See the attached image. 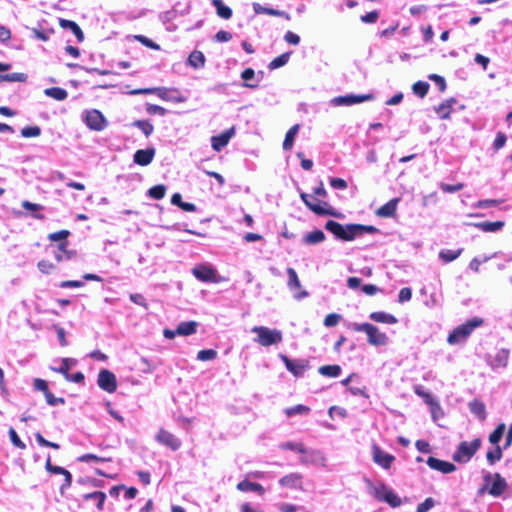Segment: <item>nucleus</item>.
<instances>
[{
    "instance_id": "1",
    "label": "nucleus",
    "mask_w": 512,
    "mask_h": 512,
    "mask_svg": "<svg viewBox=\"0 0 512 512\" xmlns=\"http://www.w3.org/2000/svg\"><path fill=\"white\" fill-rule=\"evenodd\" d=\"M325 229L331 232L337 239L342 241H353L362 237L364 234H375L379 230L372 225L346 224L343 225L334 220H328Z\"/></svg>"
},
{
    "instance_id": "2",
    "label": "nucleus",
    "mask_w": 512,
    "mask_h": 512,
    "mask_svg": "<svg viewBox=\"0 0 512 512\" xmlns=\"http://www.w3.org/2000/svg\"><path fill=\"white\" fill-rule=\"evenodd\" d=\"M480 326V318L474 317L466 323L457 326L448 336L450 345H459L466 342L471 333Z\"/></svg>"
},
{
    "instance_id": "3",
    "label": "nucleus",
    "mask_w": 512,
    "mask_h": 512,
    "mask_svg": "<svg viewBox=\"0 0 512 512\" xmlns=\"http://www.w3.org/2000/svg\"><path fill=\"white\" fill-rule=\"evenodd\" d=\"M349 327L356 332H365L371 345L384 346L388 343L387 335L370 323H352Z\"/></svg>"
},
{
    "instance_id": "4",
    "label": "nucleus",
    "mask_w": 512,
    "mask_h": 512,
    "mask_svg": "<svg viewBox=\"0 0 512 512\" xmlns=\"http://www.w3.org/2000/svg\"><path fill=\"white\" fill-rule=\"evenodd\" d=\"M131 94H156L160 99L174 103H183L186 101V97L183 96L177 89H168L165 87L135 89L131 92Z\"/></svg>"
},
{
    "instance_id": "5",
    "label": "nucleus",
    "mask_w": 512,
    "mask_h": 512,
    "mask_svg": "<svg viewBox=\"0 0 512 512\" xmlns=\"http://www.w3.org/2000/svg\"><path fill=\"white\" fill-rule=\"evenodd\" d=\"M251 332L257 334L255 341L265 347L278 344L282 341V333L277 329L255 326L251 329Z\"/></svg>"
},
{
    "instance_id": "6",
    "label": "nucleus",
    "mask_w": 512,
    "mask_h": 512,
    "mask_svg": "<svg viewBox=\"0 0 512 512\" xmlns=\"http://www.w3.org/2000/svg\"><path fill=\"white\" fill-rule=\"evenodd\" d=\"M371 484V489L373 491V495L376 499L380 501H384L388 503L391 507H398L401 505L402 501L400 497L394 493L390 488H388L384 482H369Z\"/></svg>"
},
{
    "instance_id": "7",
    "label": "nucleus",
    "mask_w": 512,
    "mask_h": 512,
    "mask_svg": "<svg viewBox=\"0 0 512 512\" xmlns=\"http://www.w3.org/2000/svg\"><path fill=\"white\" fill-rule=\"evenodd\" d=\"M506 425L504 423H500L495 430L490 434L489 441L491 444L495 445V447L486 453L487 460L493 464L496 461L500 460L502 457V450L498 445L499 441L503 437L505 432Z\"/></svg>"
},
{
    "instance_id": "8",
    "label": "nucleus",
    "mask_w": 512,
    "mask_h": 512,
    "mask_svg": "<svg viewBox=\"0 0 512 512\" xmlns=\"http://www.w3.org/2000/svg\"><path fill=\"white\" fill-rule=\"evenodd\" d=\"M480 446V439L476 438L473 442H462L453 454V459L457 462H467L475 454Z\"/></svg>"
},
{
    "instance_id": "9",
    "label": "nucleus",
    "mask_w": 512,
    "mask_h": 512,
    "mask_svg": "<svg viewBox=\"0 0 512 512\" xmlns=\"http://www.w3.org/2000/svg\"><path fill=\"white\" fill-rule=\"evenodd\" d=\"M287 275V286L289 290L293 293V297L298 301L308 297L309 293L306 290L301 289V283L295 269L291 267L287 268Z\"/></svg>"
},
{
    "instance_id": "10",
    "label": "nucleus",
    "mask_w": 512,
    "mask_h": 512,
    "mask_svg": "<svg viewBox=\"0 0 512 512\" xmlns=\"http://www.w3.org/2000/svg\"><path fill=\"white\" fill-rule=\"evenodd\" d=\"M373 99H374L373 94H363V95L347 94V95L334 97L331 100V104L333 106H352V105L363 103V102L370 101Z\"/></svg>"
},
{
    "instance_id": "11",
    "label": "nucleus",
    "mask_w": 512,
    "mask_h": 512,
    "mask_svg": "<svg viewBox=\"0 0 512 512\" xmlns=\"http://www.w3.org/2000/svg\"><path fill=\"white\" fill-rule=\"evenodd\" d=\"M84 122L90 129L95 131H102L108 125L104 115L96 109L86 112L84 116Z\"/></svg>"
},
{
    "instance_id": "12",
    "label": "nucleus",
    "mask_w": 512,
    "mask_h": 512,
    "mask_svg": "<svg viewBox=\"0 0 512 512\" xmlns=\"http://www.w3.org/2000/svg\"><path fill=\"white\" fill-rule=\"evenodd\" d=\"M97 384L102 390L108 393H113L117 389L116 376L107 369H102L99 372Z\"/></svg>"
},
{
    "instance_id": "13",
    "label": "nucleus",
    "mask_w": 512,
    "mask_h": 512,
    "mask_svg": "<svg viewBox=\"0 0 512 512\" xmlns=\"http://www.w3.org/2000/svg\"><path fill=\"white\" fill-rule=\"evenodd\" d=\"M300 198L305 203V205L317 215L337 216V214L334 212L333 208L326 209V208L322 207L319 203L315 202L316 200L312 195L302 192L300 194Z\"/></svg>"
},
{
    "instance_id": "14",
    "label": "nucleus",
    "mask_w": 512,
    "mask_h": 512,
    "mask_svg": "<svg viewBox=\"0 0 512 512\" xmlns=\"http://www.w3.org/2000/svg\"><path fill=\"white\" fill-rule=\"evenodd\" d=\"M281 359L284 362L286 369L296 377L303 376L304 372L308 368V362L305 360H291L286 355H281Z\"/></svg>"
},
{
    "instance_id": "15",
    "label": "nucleus",
    "mask_w": 512,
    "mask_h": 512,
    "mask_svg": "<svg viewBox=\"0 0 512 512\" xmlns=\"http://www.w3.org/2000/svg\"><path fill=\"white\" fill-rule=\"evenodd\" d=\"M192 274L202 282H217V272L210 266L199 265L192 269Z\"/></svg>"
},
{
    "instance_id": "16",
    "label": "nucleus",
    "mask_w": 512,
    "mask_h": 512,
    "mask_svg": "<svg viewBox=\"0 0 512 512\" xmlns=\"http://www.w3.org/2000/svg\"><path fill=\"white\" fill-rule=\"evenodd\" d=\"M235 129L234 127L225 130L219 135H215L211 137V146L212 148L219 152L221 151L230 141V139L234 136Z\"/></svg>"
},
{
    "instance_id": "17",
    "label": "nucleus",
    "mask_w": 512,
    "mask_h": 512,
    "mask_svg": "<svg viewBox=\"0 0 512 512\" xmlns=\"http://www.w3.org/2000/svg\"><path fill=\"white\" fill-rule=\"evenodd\" d=\"M156 439L159 443L171 448L172 450H177L181 446V441L177 437H175L172 433H170L164 429H161L158 432Z\"/></svg>"
},
{
    "instance_id": "18",
    "label": "nucleus",
    "mask_w": 512,
    "mask_h": 512,
    "mask_svg": "<svg viewBox=\"0 0 512 512\" xmlns=\"http://www.w3.org/2000/svg\"><path fill=\"white\" fill-rule=\"evenodd\" d=\"M373 460L383 468H389L394 461V456L383 451L380 447L374 445L372 448Z\"/></svg>"
},
{
    "instance_id": "19",
    "label": "nucleus",
    "mask_w": 512,
    "mask_h": 512,
    "mask_svg": "<svg viewBox=\"0 0 512 512\" xmlns=\"http://www.w3.org/2000/svg\"><path fill=\"white\" fill-rule=\"evenodd\" d=\"M155 152V149L152 147L139 149L134 153L133 160L140 166H147L153 161Z\"/></svg>"
},
{
    "instance_id": "20",
    "label": "nucleus",
    "mask_w": 512,
    "mask_h": 512,
    "mask_svg": "<svg viewBox=\"0 0 512 512\" xmlns=\"http://www.w3.org/2000/svg\"><path fill=\"white\" fill-rule=\"evenodd\" d=\"M428 466L433 469L443 473H450L455 470V465L450 462H446L434 457H429L427 460Z\"/></svg>"
},
{
    "instance_id": "21",
    "label": "nucleus",
    "mask_w": 512,
    "mask_h": 512,
    "mask_svg": "<svg viewBox=\"0 0 512 512\" xmlns=\"http://www.w3.org/2000/svg\"><path fill=\"white\" fill-rule=\"evenodd\" d=\"M253 10L256 14H267L270 16L283 17L286 20H290V15L287 12L270 7H265L260 3H253Z\"/></svg>"
},
{
    "instance_id": "22",
    "label": "nucleus",
    "mask_w": 512,
    "mask_h": 512,
    "mask_svg": "<svg viewBox=\"0 0 512 512\" xmlns=\"http://www.w3.org/2000/svg\"><path fill=\"white\" fill-rule=\"evenodd\" d=\"M399 198H393L386 204L382 205L376 212L377 216L389 218L395 215Z\"/></svg>"
},
{
    "instance_id": "23",
    "label": "nucleus",
    "mask_w": 512,
    "mask_h": 512,
    "mask_svg": "<svg viewBox=\"0 0 512 512\" xmlns=\"http://www.w3.org/2000/svg\"><path fill=\"white\" fill-rule=\"evenodd\" d=\"M413 391L417 396L421 397L427 405L431 407H439L433 395L430 392H428L423 385H414Z\"/></svg>"
},
{
    "instance_id": "24",
    "label": "nucleus",
    "mask_w": 512,
    "mask_h": 512,
    "mask_svg": "<svg viewBox=\"0 0 512 512\" xmlns=\"http://www.w3.org/2000/svg\"><path fill=\"white\" fill-rule=\"evenodd\" d=\"M456 104V100L454 98H450L444 102H442L440 105L435 107V112L439 116L440 119H447L450 116V113L452 111V106Z\"/></svg>"
},
{
    "instance_id": "25",
    "label": "nucleus",
    "mask_w": 512,
    "mask_h": 512,
    "mask_svg": "<svg viewBox=\"0 0 512 512\" xmlns=\"http://www.w3.org/2000/svg\"><path fill=\"white\" fill-rule=\"evenodd\" d=\"M121 492H123V496L127 500L135 498L138 493L136 488H134V487L126 488L124 485H118V486L112 487L110 489L111 496L117 497Z\"/></svg>"
},
{
    "instance_id": "26",
    "label": "nucleus",
    "mask_w": 512,
    "mask_h": 512,
    "mask_svg": "<svg viewBox=\"0 0 512 512\" xmlns=\"http://www.w3.org/2000/svg\"><path fill=\"white\" fill-rule=\"evenodd\" d=\"M60 26L64 29H69L76 36L79 42H82L84 40V34L76 22L66 19H60Z\"/></svg>"
},
{
    "instance_id": "27",
    "label": "nucleus",
    "mask_w": 512,
    "mask_h": 512,
    "mask_svg": "<svg viewBox=\"0 0 512 512\" xmlns=\"http://www.w3.org/2000/svg\"><path fill=\"white\" fill-rule=\"evenodd\" d=\"M211 4L215 7L216 13L220 18L228 20L232 17V9L225 5L222 0H211Z\"/></svg>"
},
{
    "instance_id": "28",
    "label": "nucleus",
    "mask_w": 512,
    "mask_h": 512,
    "mask_svg": "<svg viewBox=\"0 0 512 512\" xmlns=\"http://www.w3.org/2000/svg\"><path fill=\"white\" fill-rule=\"evenodd\" d=\"M369 318L378 323L396 324L398 322L394 315L382 311L372 312Z\"/></svg>"
},
{
    "instance_id": "29",
    "label": "nucleus",
    "mask_w": 512,
    "mask_h": 512,
    "mask_svg": "<svg viewBox=\"0 0 512 512\" xmlns=\"http://www.w3.org/2000/svg\"><path fill=\"white\" fill-rule=\"evenodd\" d=\"M198 323L195 321L181 322L177 326L176 332L178 335L189 336L196 333Z\"/></svg>"
},
{
    "instance_id": "30",
    "label": "nucleus",
    "mask_w": 512,
    "mask_h": 512,
    "mask_svg": "<svg viewBox=\"0 0 512 512\" xmlns=\"http://www.w3.org/2000/svg\"><path fill=\"white\" fill-rule=\"evenodd\" d=\"M187 64L195 69L204 67L205 56L201 51L194 50L188 57Z\"/></svg>"
},
{
    "instance_id": "31",
    "label": "nucleus",
    "mask_w": 512,
    "mask_h": 512,
    "mask_svg": "<svg viewBox=\"0 0 512 512\" xmlns=\"http://www.w3.org/2000/svg\"><path fill=\"white\" fill-rule=\"evenodd\" d=\"M299 129H300V125L299 124H295L293 125L286 133L285 135V139H284V142H283V149L285 151H289L292 149L293 147V144H294V140H295V137L296 135L298 134L299 132Z\"/></svg>"
},
{
    "instance_id": "32",
    "label": "nucleus",
    "mask_w": 512,
    "mask_h": 512,
    "mask_svg": "<svg viewBox=\"0 0 512 512\" xmlns=\"http://www.w3.org/2000/svg\"><path fill=\"white\" fill-rule=\"evenodd\" d=\"M255 77H256L255 71L252 68H246L241 73V78L245 81L243 86L244 87H248V88H252V89L257 88L258 87V83L261 80V77L258 78L254 83L251 82L252 80L255 79Z\"/></svg>"
},
{
    "instance_id": "33",
    "label": "nucleus",
    "mask_w": 512,
    "mask_h": 512,
    "mask_svg": "<svg viewBox=\"0 0 512 512\" xmlns=\"http://www.w3.org/2000/svg\"><path fill=\"white\" fill-rule=\"evenodd\" d=\"M326 236L321 230H314L303 237V243L307 245H316L325 240Z\"/></svg>"
},
{
    "instance_id": "34",
    "label": "nucleus",
    "mask_w": 512,
    "mask_h": 512,
    "mask_svg": "<svg viewBox=\"0 0 512 512\" xmlns=\"http://www.w3.org/2000/svg\"><path fill=\"white\" fill-rule=\"evenodd\" d=\"M47 97L53 98L57 101H64L68 97V92L60 87H50L44 90Z\"/></svg>"
},
{
    "instance_id": "35",
    "label": "nucleus",
    "mask_w": 512,
    "mask_h": 512,
    "mask_svg": "<svg viewBox=\"0 0 512 512\" xmlns=\"http://www.w3.org/2000/svg\"><path fill=\"white\" fill-rule=\"evenodd\" d=\"M342 372V369L339 365H324L319 367L318 373L322 376L330 377V378H336L338 377Z\"/></svg>"
},
{
    "instance_id": "36",
    "label": "nucleus",
    "mask_w": 512,
    "mask_h": 512,
    "mask_svg": "<svg viewBox=\"0 0 512 512\" xmlns=\"http://www.w3.org/2000/svg\"><path fill=\"white\" fill-rule=\"evenodd\" d=\"M507 482H491V486L485 485L482 487V493L488 491L494 497L500 496L507 487Z\"/></svg>"
},
{
    "instance_id": "37",
    "label": "nucleus",
    "mask_w": 512,
    "mask_h": 512,
    "mask_svg": "<svg viewBox=\"0 0 512 512\" xmlns=\"http://www.w3.org/2000/svg\"><path fill=\"white\" fill-rule=\"evenodd\" d=\"M237 489L242 492H255L261 494L262 486L258 482H238Z\"/></svg>"
},
{
    "instance_id": "38",
    "label": "nucleus",
    "mask_w": 512,
    "mask_h": 512,
    "mask_svg": "<svg viewBox=\"0 0 512 512\" xmlns=\"http://www.w3.org/2000/svg\"><path fill=\"white\" fill-rule=\"evenodd\" d=\"M131 126L141 130L146 137H149L154 131V126L148 120H135Z\"/></svg>"
},
{
    "instance_id": "39",
    "label": "nucleus",
    "mask_w": 512,
    "mask_h": 512,
    "mask_svg": "<svg viewBox=\"0 0 512 512\" xmlns=\"http://www.w3.org/2000/svg\"><path fill=\"white\" fill-rule=\"evenodd\" d=\"M279 448L282 450L295 451V452H298L303 455H306L308 453V451L304 447V445L302 443H298V442H292V441L284 442L279 445Z\"/></svg>"
},
{
    "instance_id": "40",
    "label": "nucleus",
    "mask_w": 512,
    "mask_h": 512,
    "mask_svg": "<svg viewBox=\"0 0 512 512\" xmlns=\"http://www.w3.org/2000/svg\"><path fill=\"white\" fill-rule=\"evenodd\" d=\"M461 252H462V249H458V250L442 249L439 252V258L444 263H449V262L457 259L460 256Z\"/></svg>"
},
{
    "instance_id": "41",
    "label": "nucleus",
    "mask_w": 512,
    "mask_h": 512,
    "mask_svg": "<svg viewBox=\"0 0 512 512\" xmlns=\"http://www.w3.org/2000/svg\"><path fill=\"white\" fill-rule=\"evenodd\" d=\"M76 364V360L72 358H63L61 360V365L58 368H53L54 371L61 373L65 378L68 377L69 370L72 366Z\"/></svg>"
},
{
    "instance_id": "42",
    "label": "nucleus",
    "mask_w": 512,
    "mask_h": 512,
    "mask_svg": "<svg viewBox=\"0 0 512 512\" xmlns=\"http://www.w3.org/2000/svg\"><path fill=\"white\" fill-rule=\"evenodd\" d=\"M284 412L288 417H293L295 415H307L310 412V408L308 406L298 404L296 406L286 408Z\"/></svg>"
},
{
    "instance_id": "43",
    "label": "nucleus",
    "mask_w": 512,
    "mask_h": 512,
    "mask_svg": "<svg viewBox=\"0 0 512 512\" xmlns=\"http://www.w3.org/2000/svg\"><path fill=\"white\" fill-rule=\"evenodd\" d=\"M46 469L51 473L64 475V477H65L64 480H71V478H72L71 473L68 470H66L65 468L52 465L50 458H48L46 461Z\"/></svg>"
},
{
    "instance_id": "44",
    "label": "nucleus",
    "mask_w": 512,
    "mask_h": 512,
    "mask_svg": "<svg viewBox=\"0 0 512 512\" xmlns=\"http://www.w3.org/2000/svg\"><path fill=\"white\" fill-rule=\"evenodd\" d=\"M289 58H290V52L283 53V54L279 55L278 57L274 58L269 63L268 68L270 70H274V69L280 68V67H282V66L287 64V62L289 61Z\"/></svg>"
},
{
    "instance_id": "45",
    "label": "nucleus",
    "mask_w": 512,
    "mask_h": 512,
    "mask_svg": "<svg viewBox=\"0 0 512 512\" xmlns=\"http://www.w3.org/2000/svg\"><path fill=\"white\" fill-rule=\"evenodd\" d=\"M27 75L24 73L0 74V82H25Z\"/></svg>"
},
{
    "instance_id": "46",
    "label": "nucleus",
    "mask_w": 512,
    "mask_h": 512,
    "mask_svg": "<svg viewBox=\"0 0 512 512\" xmlns=\"http://www.w3.org/2000/svg\"><path fill=\"white\" fill-rule=\"evenodd\" d=\"M429 87H430L429 83L424 82V81H418L413 84L412 90L415 95L423 98L427 95Z\"/></svg>"
},
{
    "instance_id": "47",
    "label": "nucleus",
    "mask_w": 512,
    "mask_h": 512,
    "mask_svg": "<svg viewBox=\"0 0 512 512\" xmlns=\"http://www.w3.org/2000/svg\"><path fill=\"white\" fill-rule=\"evenodd\" d=\"M166 194V187L162 184L155 185L148 190V195L156 200L162 199Z\"/></svg>"
},
{
    "instance_id": "48",
    "label": "nucleus",
    "mask_w": 512,
    "mask_h": 512,
    "mask_svg": "<svg viewBox=\"0 0 512 512\" xmlns=\"http://www.w3.org/2000/svg\"><path fill=\"white\" fill-rule=\"evenodd\" d=\"M505 225L504 221H485L482 222V231L484 232H496L500 229H502Z\"/></svg>"
},
{
    "instance_id": "49",
    "label": "nucleus",
    "mask_w": 512,
    "mask_h": 512,
    "mask_svg": "<svg viewBox=\"0 0 512 512\" xmlns=\"http://www.w3.org/2000/svg\"><path fill=\"white\" fill-rule=\"evenodd\" d=\"M41 134L39 126H26L21 130V136L24 138L38 137Z\"/></svg>"
},
{
    "instance_id": "50",
    "label": "nucleus",
    "mask_w": 512,
    "mask_h": 512,
    "mask_svg": "<svg viewBox=\"0 0 512 512\" xmlns=\"http://www.w3.org/2000/svg\"><path fill=\"white\" fill-rule=\"evenodd\" d=\"M217 357V351L213 349L200 350L197 354V359L200 361H210Z\"/></svg>"
},
{
    "instance_id": "51",
    "label": "nucleus",
    "mask_w": 512,
    "mask_h": 512,
    "mask_svg": "<svg viewBox=\"0 0 512 512\" xmlns=\"http://www.w3.org/2000/svg\"><path fill=\"white\" fill-rule=\"evenodd\" d=\"M87 499H91V500H94L95 501V505L96 507L101 510L103 508V505H104V501H105V494L102 493V492H93V493H90L86 496Z\"/></svg>"
},
{
    "instance_id": "52",
    "label": "nucleus",
    "mask_w": 512,
    "mask_h": 512,
    "mask_svg": "<svg viewBox=\"0 0 512 512\" xmlns=\"http://www.w3.org/2000/svg\"><path fill=\"white\" fill-rule=\"evenodd\" d=\"M134 39L150 49L160 50V46L157 43L144 35H135Z\"/></svg>"
},
{
    "instance_id": "53",
    "label": "nucleus",
    "mask_w": 512,
    "mask_h": 512,
    "mask_svg": "<svg viewBox=\"0 0 512 512\" xmlns=\"http://www.w3.org/2000/svg\"><path fill=\"white\" fill-rule=\"evenodd\" d=\"M9 437H10V440H11L12 444L15 447H17L19 449H25L26 448L25 443L19 438L18 434L16 433V431L13 428L9 429Z\"/></svg>"
},
{
    "instance_id": "54",
    "label": "nucleus",
    "mask_w": 512,
    "mask_h": 512,
    "mask_svg": "<svg viewBox=\"0 0 512 512\" xmlns=\"http://www.w3.org/2000/svg\"><path fill=\"white\" fill-rule=\"evenodd\" d=\"M70 232L68 230H60L55 233L49 234V239L54 242H66V238L69 236Z\"/></svg>"
},
{
    "instance_id": "55",
    "label": "nucleus",
    "mask_w": 512,
    "mask_h": 512,
    "mask_svg": "<svg viewBox=\"0 0 512 512\" xmlns=\"http://www.w3.org/2000/svg\"><path fill=\"white\" fill-rule=\"evenodd\" d=\"M146 111L148 114H151V115H160V116H164L166 115L167 113V110L159 105H155V104H147L146 105Z\"/></svg>"
},
{
    "instance_id": "56",
    "label": "nucleus",
    "mask_w": 512,
    "mask_h": 512,
    "mask_svg": "<svg viewBox=\"0 0 512 512\" xmlns=\"http://www.w3.org/2000/svg\"><path fill=\"white\" fill-rule=\"evenodd\" d=\"M341 319V316L336 313L328 314L324 319V325L326 327H334L336 326Z\"/></svg>"
},
{
    "instance_id": "57",
    "label": "nucleus",
    "mask_w": 512,
    "mask_h": 512,
    "mask_svg": "<svg viewBox=\"0 0 512 512\" xmlns=\"http://www.w3.org/2000/svg\"><path fill=\"white\" fill-rule=\"evenodd\" d=\"M429 79L438 86L440 92H444L446 90V81L444 77L437 74H431L429 75Z\"/></svg>"
},
{
    "instance_id": "58",
    "label": "nucleus",
    "mask_w": 512,
    "mask_h": 512,
    "mask_svg": "<svg viewBox=\"0 0 512 512\" xmlns=\"http://www.w3.org/2000/svg\"><path fill=\"white\" fill-rule=\"evenodd\" d=\"M379 18V12L374 10L361 16V21L367 24L375 23Z\"/></svg>"
},
{
    "instance_id": "59",
    "label": "nucleus",
    "mask_w": 512,
    "mask_h": 512,
    "mask_svg": "<svg viewBox=\"0 0 512 512\" xmlns=\"http://www.w3.org/2000/svg\"><path fill=\"white\" fill-rule=\"evenodd\" d=\"M45 399L48 405L56 406L58 404H64V398L55 397L50 391L45 394Z\"/></svg>"
},
{
    "instance_id": "60",
    "label": "nucleus",
    "mask_w": 512,
    "mask_h": 512,
    "mask_svg": "<svg viewBox=\"0 0 512 512\" xmlns=\"http://www.w3.org/2000/svg\"><path fill=\"white\" fill-rule=\"evenodd\" d=\"M435 501L433 498H426L424 502L420 503L417 507V512H428L432 507H434Z\"/></svg>"
},
{
    "instance_id": "61",
    "label": "nucleus",
    "mask_w": 512,
    "mask_h": 512,
    "mask_svg": "<svg viewBox=\"0 0 512 512\" xmlns=\"http://www.w3.org/2000/svg\"><path fill=\"white\" fill-rule=\"evenodd\" d=\"M411 297H412V290H411V288L404 287L399 292L398 301L400 303H404V302L409 301L411 299Z\"/></svg>"
},
{
    "instance_id": "62",
    "label": "nucleus",
    "mask_w": 512,
    "mask_h": 512,
    "mask_svg": "<svg viewBox=\"0 0 512 512\" xmlns=\"http://www.w3.org/2000/svg\"><path fill=\"white\" fill-rule=\"evenodd\" d=\"M21 206L25 210L32 211V212H38V211H41V210L44 209V207L42 205L36 204V203H32V202H30L28 200L22 201Z\"/></svg>"
},
{
    "instance_id": "63",
    "label": "nucleus",
    "mask_w": 512,
    "mask_h": 512,
    "mask_svg": "<svg viewBox=\"0 0 512 512\" xmlns=\"http://www.w3.org/2000/svg\"><path fill=\"white\" fill-rule=\"evenodd\" d=\"M129 298L134 304L147 308L146 299L142 294H139V293L130 294Z\"/></svg>"
},
{
    "instance_id": "64",
    "label": "nucleus",
    "mask_w": 512,
    "mask_h": 512,
    "mask_svg": "<svg viewBox=\"0 0 512 512\" xmlns=\"http://www.w3.org/2000/svg\"><path fill=\"white\" fill-rule=\"evenodd\" d=\"M214 39L217 42H228L232 39V34L228 31L220 30L215 34Z\"/></svg>"
}]
</instances>
